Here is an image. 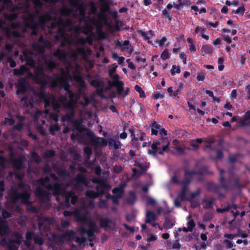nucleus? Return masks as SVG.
Instances as JSON below:
<instances>
[{
    "instance_id": "f257e3e1",
    "label": "nucleus",
    "mask_w": 250,
    "mask_h": 250,
    "mask_svg": "<svg viewBox=\"0 0 250 250\" xmlns=\"http://www.w3.org/2000/svg\"><path fill=\"white\" fill-rule=\"evenodd\" d=\"M72 123L73 125L74 130L79 133L86 131V135L89 138L90 143L95 146H104L107 145V141L105 138L95 136L93 131L83 126L82 121L79 120H74Z\"/></svg>"
},
{
    "instance_id": "f03ea898",
    "label": "nucleus",
    "mask_w": 250,
    "mask_h": 250,
    "mask_svg": "<svg viewBox=\"0 0 250 250\" xmlns=\"http://www.w3.org/2000/svg\"><path fill=\"white\" fill-rule=\"evenodd\" d=\"M97 183L96 187V192L91 190H87L85 192V195L89 198L94 199L97 197L102 196L105 193L104 189L109 190L111 186L105 181L101 179H97L93 181Z\"/></svg>"
},
{
    "instance_id": "69168bd1",
    "label": "nucleus",
    "mask_w": 250,
    "mask_h": 250,
    "mask_svg": "<svg viewBox=\"0 0 250 250\" xmlns=\"http://www.w3.org/2000/svg\"><path fill=\"white\" fill-rule=\"evenodd\" d=\"M185 171L186 172V174L188 175V176H190L191 177H192V175H199V173H200V171H198V170H193L189 171L187 169H185Z\"/></svg>"
},
{
    "instance_id": "c85d7f7f",
    "label": "nucleus",
    "mask_w": 250,
    "mask_h": 250,
    "mask_svg": "<svg viewBox=\"0 0 250 250\" xmlns=\"http://www.w3.org/2000/svg\"><path fill=\"white\" fill-rule=\"evenodd\" d=\"M9 228L5 221L0 223V234L6 235L8 233Z\"/></svg>"
},
{
    "instance_id": "603ef678",
    "label": "nucleus",
    "mask_w": 250,
    "mask_h": 250,
    "mask_svg": "<svg viewBox=\"0 0 250 250\" xmlns=\"http://www.w3.org/2000/svg\"><path fill=\"white\" fill-rule=\"evenodd\" d=\"M112 192L114 194H115V195H120L121 197L124 193V189L121 187L114 188L112 189Z\"/></svg>"
},
{
    "instance_id": "412c9836",
    "label": "nucleus",
    "mask_w": 250,
    "mask_h": 250,
    "mask_svg": "<svg viewBox=\"0 0 250 250\" xmlns=\"http://www.w3.org/2000/svg\"><path fill=\"white\" fill-rule=\"evenodd\" d=\"M79 29L85 35L91 36L92 30L93 29V26L90 24L85 23L82 27H80Z\"/></svg>"
},
{
    "instance_id": "1a4fd4ad",
    "label": "nucleus",
    "mask_w": 250,
    "mask_h": 250,
    "mask_svg": "<svg viewBox=\"0 0 250 250\" xmlns=\"http://www.w3.org/2000/svg\"><path fill=\"white\" fill-rule=\"evenodd\" d=\"M69 100L65 104V108L67 109H74L75 104L79 98V95L70 91L68 93Z\"/></svg>"
},
{
    "instance_id": "58836bf2",
    "label": "nucleus",
    "mask_w": 250,
    "mask_h": 250,
    "mask_svg": "<svg viewBox=\"0 0 250 250\" xmlns=\"http://www.w3.org/2000/svg\"><path fill=\"white\" fill-rule=\"evenodd\" d=\"M71 12L72 11L71 9L66 7L64 8H62L59 11V14L61 16H64L65 17H68L69 16Z\"/></svg>"
},
{
    "instance_id": "7c9ffc66",
    "label": "nucleus",
    "mask_w": 250,
    "mask_h": 250,
    "mask_svg": "<svg viewBox=\"0 0 250 250\" xmlns=\"http://www.w3.org/2000/svg\"><path fill=\"white\" fill-rule=\"evenodd\" d=\"M188 189V186H182V188L181 192L179 194V197L182 201H186L188 197L187 196V191Z\"/></svg>"
},
{
    "instance_id": "393cba45",
    "label": "nucleus",
    "mask_w": 250,
    "mask_h": 250,
    "mask_svg": "<svg viewBox=\"0 0 250 250\" xmlns=\"http://www.w3.org/2000/svg\"><path fill=\"white\" fill-rule=\"evenodd\" d=\"M60 83L63 88L67 93H68L69 92L72 91L70 88V84L64 77H62L60 78Z\"/></svg>"
},
{
    "instance_id": "49530a36",
    "label": "nucleus",
    "mask_w": 250,
    "mask_h": 250,
    "mask_svg": "<svg viewBox=\"0 0 250 250\" xmlns=\"http://www.w3.org/2000/svg\"><path fill=\"white\" fill-rule=\"evenodd\" d=\"M7 245L9 250H18L19 247L14 242L11 241L10 240Z\"/></svg>"
},
{
    "instance_id": "c756f323",
    "label": "nucleus",
    "mask_w": 250,
    "mask_h": 250,
    "mask_svg": "<svg viewBox=\"0 0 250 250\" xmlns=\"http://www.w3.org/2000/svg\"><path fill=\"white\" fill-rule=\"evenodd\" d=\"M44 64L46 67V69L49 71H52L57 66L56 63L51 60H45L44 61Z\"/></svg>"
},
{
    "instance_id": "6e6d98bb",
    "label": "nucleus",
    "mask_w": 250,
    "mask_h": 250,
    "mask_svg": "<svg viewBox=\"0 0 250 250\" xmlns=\"http://www.w3.org/2000/svg\"><path fill=\"white\" fill-rule=\"evenodd\" d=\"M55 155V151L53 149L48 150L44 153V156L46 158L53 157Z\"/></svg>"
},
{
    "instance_id": "f8f14e48",
    "label": "nucleus",
    "mask_w": 250,
    "mask_h": 250,
    "mask_svg": "<svg viewBox=\"0 0 250 250\" xmlns=\"http://www.w3.org/2000/svg\"><path fill=\"white\" fill-rule=\"evenodd\" d=\"M76 232L73 230H67L61 234L59 237V241H63L64 240L67 241H72L74 240Z\"/></svg>"
},
{
    "instance_id": "6e6552de",
    "label": "nucleus",
    "mask_w": 250,
    "mask_h": 250,
    "mask_svg": "<svg viewBox=\"0 0 250 250\" xmlns=\"http://www.w3.org/2000/svg\"><path fill=\"white\" fill-rule=\"evenodd\" d=\"M63 195L65 198V205L67 207L70 206V204H76L78 201V197L73 191L65 192Z\"/></svg>"
},
{
    "instance_id": "864d4df0",
    "label": "nucleus",
    "mask_w": 250,
    "mask_h": 250,
    "mask_svg": "<svg viewBox=\"0 0 250 250\" xmlns=\"http://www.w3.org/2000/svg\"><path fill=\"white\" fill-rule=\"evenodd\" d=\"M245 7L244 6H242L238 7L236 10H233L232 11V13L238 14L240 16H243L245 13Z\"/></svg>"
},
{
    "instance_id": "a878e982",
    "label": "nucleus",
    "mask_w": 250,
    "mask_h": 250,
    "mask_svg": "<svg viewBox=\"0 0 250 250\" xmlns=\"http://www.w3.org/2000/svg\"><path fill=\"white\" fill-rule=\"evenodd\" d=\"M71 111L70 113H67L65 115L62 116V120L63 122L67 121L68 122L72 123L74 120L73 118L75 115L74 109H70Z\"/></svg>"
},
{
    "instance_id": "e433bc0d",
    "label": "nucleus",
    "mask_w": 250,
    "mask_h": 250,
    "mask_svg": "<svg viewBox=\"0 0 250 250\" xmlns=\"http://www.w3.org/2000/svg\"><path fill=\"white\" fill-rule=\"evenodd\" d=\"M198 171L200 172V173H199V175L213 174V172L209 170L208 167L206 166L201 167L200 168H199Z\"/></svg>"
},
{
    "instance_id": "774afa93",
    "label": "nucleus",
    "mask_w": 250,
    "mask_h": 250,
    "mask_svg": "<svg viewBox=\"0 0 250 250\" xmlns=\"http://www.w3.org/2000/svg\"><path fill=\"white\" fill-rule=\"evenodd\" d=\"M173 249L179 250L181 248V245L179 243V239L176 240L172 246Z\"/></svg>"
},
{
    "instance_id": "7ed1b4c3",
    "label": "nucleus",
    "mask_w": 250,
    "mask_h": 250,
    "mask_svg": "<svg viewBox=\"0 0 250 250\" xmlns=\"http://www.w3.org/2000/svg\"><path fill=\"white\" fill-rule=\"evenodd\" d=\"M219 172L220 177L218 181L220 185H217L211 182L208 183L206 188L208 191L216 193L220 190V188H223L226 190L229 189V186L224 176L225 170L223 169H219Z\"/></svg>"
},
{
    "instance_id": "de8ad7c7",
    "label": "nucleus",
    "mask_w": 250,
    "mask_h": 250,
    "mask_svg": "<svg viewBox=\"0 0 250 250\" xmlns=\"http://www.w3.org/2000/svg\"><path fill=\"white\" fill-rule=\"evenodd\" d=\"M33 240L35 244L42 246L43 244V238L39 235H35V236L34 237Z\"/></svg>"
},
{
    "instance_id": "4be33fe9",
    "label": "nucleus",
    "mask_w": 250,
    "mask_h": 250,
    "mask_svg": "<svg viewBox=\"0 0 250 250\" xmlns=\"http://www.w3.org/2000/svg\"><path fill=\"white\" fill-rule=\"evenodd\" d=\"M2 2L3 5L8 10L15 11L19 9L18 6L13 5V2L11 0H3Z\"/></svg>"
},
{
    "instance_id": "a211bd4d",
    "label": "nucleus",
    "mask_w": 250,
    "mask_h": 250,
    "mask_svg": "<svg viewBox=\"0 0 250 250\" xmlns=\"http://www.w3.org/2000/svg\"><path fill=\"white\" fill-rule=\"evenodd\" d=\"M164 227L168 229H171L175 225V221L173 218L169 216H165V222L164 223Z\"/></svg>"
},
{
    "instance_id": "a18cd8bd",
    "label": "nucleus",
    "mask_w": 250,
    "mask_h": 250,
    "mask_svg": "<svg viewBox=\"0 0 250 250\" xmlns=\"http://www.w3.org/2000/svg\"><path fill=\"white\" fill-rule=\"evenodd\" d=\"M201 194V190L200 188L197 189L195 192H192L188 197L186 201H190L193 200L194 198L200 195Z\"/></svg>"
},
{
    "instance_id": "aec40b11",
    "label": "nucleus",
    "mask_w": 250,
    "mask_h": 250,
    "mask_svg": "<svg viewBox=\"0 0 250 250\" xmlns=\"http://www.w3.org/2000/svg\"><path fill=\"white\" fill-rule=\"evenodd\" d=\"M74 217L76 222L82 223L84 224H86V221L88 218V217L84 215H81L80 214L78 210L77 209H76L75 210V214L74 215Z\"/></svg>"
},
{
    "instance_id": "e2e57ef3",
    "label": "nucleus",
    "mask_w": 250,
    "mask_h": 250,
    "mask_svg": "<svg viewBox=\"0 0 250 250\" xmlns=\"http://www.w3.org/2000/svg\"><path fill=\"white\" fill-rule=\"evenodd\" d=\"M224 59L221 57L219 58L218 59V70L220 71L223 70L224 68Z\"/></svg>"
},
{
    "instance_id": "4d7b16f0",
    "label": "nucleus",
    "mask_w": 250,
    "mask_h": 250,
    "mask_svg": "<svg viewBox=\"0 0 250 250\" xmlns=\"http://www.w3.org/2000/svg\"><path fill=\"white\" fill-rule=\"evenodd\" d=\"M170 72L172 75H175V73H180L181 72L180 67L176 65H173Z\"/></svg>"
},
{
    "instance_id": "79ce46f5",
    "label": "nucleus",
    "mask_w": 250,
    "mask_h": 250,
    "mask_svg": "<svg viewBox=\"0 0 250 250\" xmlns=\"http://www.w3.org/2000/svg\"><path fill=\"white\" fill-rule=\"evenodd\" d=\"M60 130L61 127L57 124L53 125H51L49 127V131L51 135H54L55 134V131L59 132Z\"/></svg>"
},
{
    "instance_id": "0e129e2a",
    "label": "nucleus",
    "mask_w": 250,
    "mask_h": 250,
    "mask_svg": "<svg viewBox=\"0 0 250 250\" xmlns=\"http://www.w3.org/2000/svg\"><path fill=\"white\" fill-rule=\"evenodd\" d=\"M161 58L163 60H166L169 58L168 51L167 49H165L161 55Z\"/></svg>"
},
{
    "instance_id": "4c0bfd02",
    "label": "nucleus",
    "mask_w": 250,
    "mask_h": 250,
    "mask_svg": "<svg viewBox=\"0 0 250 250\" xmlns=\"http://www.w3.org/2000/svg\"><path fill=\"white\" fill-rule=\"evenodd\" d=\"M212 46L209 44L203 45L201 48V51L208 54H211L212 52Z\"/></svg>"
},
{
    "instance_id": "bb28decb",
    "label": "nucleus",
    "mask_w": 250,
    "mask_h": 250,
    "mask_svg": "<svg viewBox=\"0 0 250 250\" xmlns=\"http://www.w3.org/2000/svg\"><path fill=\"white\" fill-rule=\"evenodd\" d=\"M78 42L81 45H84L87 42L89 44H92L93 43V40L91 36H87L86 38L80 37L78 39Z\"/></svg>"
},
{
    "instance_id": "3c124183",
    "label": "nucleus",
    "mask_w": 250,
    "mask_h": 250,
    "mask_svg": "<svg viewBox=\"0 0 250 250\" xmlns=\"http://www.w3.org/2000/svg\"><path fill=\"white\" fill-rule=\"evenodd\" d=\"M31 158L37 163H40L41 162V159L39 156L38 154L34 151L31 152Z\"/></svg>"
},
{
    "instance_id": "423d86ee",
    "label": "nucleus",
    "mask_w": 250,
    "mask_h": 250,
    "mask_svg": "<svg viewBox=\"0 0 250 250\" xmlns=\"http://www.w3.org/2000/svg\"><path fill=\"white\" fill-rule=\"evenodd\" d=\"M87 78L89 79V83L90 85L96 88L95 93L100 97H103L104 87V81L98 77L92 79V77L90 74L87 75Z\"/></svg>"
},
{
    "instance_id": "c9c22d12",
    "label": "nucleus",
    "mask_w": 250,
    "mask_h": 250,
    "mask_svg": "<svg viewBox=\"0 0 250 250\" xmlns=\"http://www.w3.org/2000/svg\"><path fill=\"white\" fill-rule=\"evenodd\" d=\"M136 200L135 193L133 191H130L129 193V196L126 199L127 203L129 205H133L135 203Z\"/></svg>"
},
{
    "instance_id": "13d9d810",
    "label": "nucleus",
    "mask_w": 250,
    "mask_h": 250,
    "mask_svg": "<svg viewBox=\"0 0 250 250\" xmlns=\"http://www.w3.org/2000/svg\"><path fill=\"white\" fill-rule=\"evenodd\" d=\"M223 244L226 246V248L228 249H231L233 247L236 246V245H234L233 243L229 239H224L223 240Z\"/></svg>"
},
{
    "instance_id": "37998d69",
    "label": "nucleus",
    "mask_w": 250,
    "mask_h": 250,
    "mask_svg": "<svg viewBox=\"0 0 250 250\" xmlns=\"http://www.w3.org/2000/svg\"><path fill=\"white\" fill-rule=\"evenodd\" d=\"M17 117L19 119H20L21 121L17 125L14 126V128L18 131H20L21 130L22 127L23 126V123L22 122V120L24 118V116L18 115Z\"/></svg>"
},
{
    "instance_id": "b1692460",
    "label": "nucleus",
    "mask_w": 250,
    "mask_h": 250,
    "mask_svg": "<svg viewBox=\"0 0 250 250\" xmlns=\"http://www.w3.org/2000/svg\"><path fill=\"white\" fill-rule=\"evenodd\" d=\"M215 200V199L213 197H211L209 199H203L202 202L205 204L203 208L206 209L212 208Z\"/></svg>"
},
{
    "instance_id": "338daca9",
    "label": "nucleus",
    "mask_w": 250,
    "mask_h": 250,
    "mask_svg": "<svg viewBox=\"0 0 250 250\" xmlns=\"http://www.w3.org/2000/svg\"><path fill=\"white\" fill-rule=\"evenodd\" d=\"M123 170L122 167L120 165H116L113 167V171L114 173L119 174Z\"/></svg>"
},
{
    "instance_id": "9b49d317",
    "label": "nucleus",
    "mask_w": 250,
    "mask_h": 250,
    "mask_svg": "<svg viewBox=\"0 0 250 250\" xmlns=\"http://www.w3.org/2000/svg\"><path fill=\"white\" fill-rule=\"evenodd\" d=\"M72 22L70 19L63 20L62 18H59L57 21V27H58V33L60 35H63L65 32V28Z\"/></svg>"
},
{
    "instance_id": "39448f33",
    "label": "nucleus",
    "mask_w": 250,
    "mask_h": 250,
    "mask_svg": "<svg viewBox=\"0 0 250 250\" xmlns=\"http://www.w3.org/2000/svg\"><path fill=\"white\" fill-rule=\"evenodd\" d=\"M29 75L32 77L33 80L36 84L44 86L47 83L45 78L44 69L42 66H37L35 69L34 74L30 73Z\"/></svg>"
},
{
    "instance_id": "2f4dec72",
    "label": "nucleus",
    "mask_w": 250,
    "mask_h": 250,
    "mask_svg": "<svg viewBox=\"0 0 250 250\" xmlns=\"http://www.w3.org/2000/svg\"><path fill=\"white\" fill-rule=\"evenodd\" d=\"M112 223V220L109 218H101L100 220V225L102 228H108L109 224Z\"/></svg>"
},
{
    "instance_id": "0eeeda50",
    "label": "nucleus",
    "mask_w": 250,
    "mask_h": 250,
    "mask_svg": "<svg viewBox=\"0 0 250 250\" xmlns=\"http://www.w3.org/2000/svg\"><path fill=\"white\" fill-rule=\"evenodd\" d=\"M30 198V194L27 190L19 192L15 190L10 196V200L11 203L16 204L19 199H21L24 203H26Z\"/></svg>"
},
{
    "instance_id": "09e8293b",
    "label": "nucleus",
    "mask_w": 250,
    "mask_h": 250,
    "mask_svg": "<svg viewBox=\"0 0 250 250\" xmlns=\"http://www.w3.org/2000/svg\"><path fill=\"white\" fill-rule=\"evenodd\" d=\"M83 151L84 154L86 155V159H89L92 153V150L91 148L89 146H86L84 148Z\"/></svg>"
},
{
    "instance_id": "dca6fc26",
    "label": "nucleus",
    "mask_w": 250,
    "mask_h": 250,
    "mask_svg": "<svg viewBox=\"0 0 250 250\" xmlns=\"http://www.w3.org/2000/svg\"><path fill=\"white\" fill-rule=\"evenodd\" d=\"M26 81L25 79H21L18 80L17 92L23 94L26 91Z\"/></svg>"
},
{
    "instance_id": "f3484780",
    "label": "nucleus",
    "mask_w": 250,
    "mask_h": 250,
    "mask_svg": "<svg viewBox=\"0 0 250 250\" xmlns=\"http://www.w3.org/2000/svg\"><path fill=\"white\" fill-rule=\"evenodd\" d=\"M74 181L76 183V185L75 186L76 188H77L80 184H85L86 183L85 176L81 173L76 175L74 178Z\"/></svg>"
},
{
    "instance_id": "473e14b6",
    "label": "nucleus",
    "mask_w": 250,
    "mask_h": 250,
    "mask_svg": "<svg viewBox=\"0 0 250 250\" xmlns=\"http://www.w3.org/2000/svg\"><path fill=\"white\" fill-rule=\"evenodd\" d=\"M232 208L236 209L237 208V207L236 205H230L228 204V206L225 208H218L216 209V211L219 213H223L224 212L229 211Z\"/></svg>"
},
{
    "instance_id": "72a5a7b5",
    "label": "nucleus",
    "mask_w": 250,
    "mask_h": 250,
    "mask_svg": "<svg viewBox=\"0 0 250 250\" xmlns=\"http://www.w3.org/2000/svg\"><path fill=\"white\" fill-rule=\"evenodd\" d=\"M108 144L109 146H113L115 149H119L121 145L120 142L118 140L116 141L112 138H110L109 139V142L108 143L107 142V144Z\"/></svg>"
},
{
    "instance_id": "4468645a",
    "label": "nucleus",
    "mask_w": 250,
    "mask_h": 250,
    "mask_svg": "<svg viewBox=\"0 0 250 250\" xmlns=\"http://www.w3.org/2000/svg\"><path fill=\"white\" fill-rule=\"evenodd\" d=\"M46 189L49 190H52L54 196H58L61 194V185L58 183L54 184H49L47 185Z\"/></svg>"
},
{
    "instance_id": "ddd939ff",
    "label": "nucleus",
    "mask_w": 250,
    "mask_h": 250,
    "mask_svg": "<svg viewBox=\"0 0 250 250\" xmlns=\"http://www.w3.org/2000/svg\"><path fill=\"white\" fill-rule=\"evenodd\" d=\"M36 196L42 201L49 200V193L40 187H37L35 191Z\"/></svg>"
},
{
    "instance_id": "5701e85b",
    "label": "nucleus",
    "mask_w": 250,
    "mask_h": 250,
    "mask_svg": "<svg viewBox=\"0 0 250 250\" xmlns=\"http://www.w3.org/2000/svg\"><path fill=\"white\" fill-rule=\"evenodd\" d=\"M110 84H112L114 86L117 87V92L119 95L122 94L124 85V82L122 81H113L112 82H110Z\"/></svg>"
},
{
    "instance_id": "5fc2aeb1",
    "label": "nucleus",
    "mask_w": 250,
    "mask_h": 250,
    "mask_svg": "<svg viewBox=\"0 0 250 250\" xmlns=\"http://www.w3.org/2000/svg\"><path fill=\"white\" fill-rule=\"evenodd\" d=\"M207 31V28L205 26H197L194 29V34H197L200 32L202 33H204Z\"/></svg>"
},
{
    "instance_id": "680f3d73",
    "label": "nucleus",
    "mask_w": 250,
    "mask_h": 250,
    "mask_svg": "<svg viewBox=\"0 0 250 250\" xmlns=\"http://www.w3.org/2000/svg\"><path fill=\"white\" fill-rule=\"evenodd\" d=\"M195 226V223L193 219H191L188 222V230L192 231Z\"/></svg>"
},
{
    "instance_id": "a19ab883",
    "label": "nucleus",
    "mask_w": 250,
    "mask_h": 250,
    "mask_svg": "<svg viewBox=\"0 0 250 250\" xmlns=\"http://www.w3.org/2000/svg\"><path fill=\"white\" fill-rule=\"evenodd\" d=\"M25 61L26 62L25 64L31 67H34L35 65V62L34 59L31 57L27 56V55H24Z\"/></svg>"
},
{
    "instance_id": "c03bdc74",
    "label": "nucleus",
    "mask_w": 250,
    "mask_h": 250,
    "mask_svg": "<svg viewBox=\"0 0 250 250\" xmlns=\"http://www.w3.org/2000/svg\"><path fill=\"white\" fill-rule=\"evenodd\" d=\"M192 180V177L186 174V172L185 171L184 174V178L183 181H182L180 183L182 184V185L188 186V185L190 183Z\"/></svg>"
},
{
    "instance_id": "ea45409f",
    "label": "nucleus",
    "mask_w": 250,
    "mask_h": 250,
    "mask_svg": "<svg viewBox=\"0 0 250 250\" xmlns=\"http://www.w3.org/2000/svg\"><path fill=\"white\" fill-rule=\"evenodd\" d=\"M35 235L36 234L34 232L31 231H28L25 233V238L27 241V243H26V244L27 245H29L30 244L31 240L32 239H34V237L35 236Z\"/></svg>"
},
{
    "instance_id": "9d476101",
    "label": "nucleus",
    "mask_w": 250,
    "mask_h": 250,
    "mask_svg": "<svg viewBox=\"0 0 250 250\" xmlns=\"http://www.w3.org/2000/svg\"><path fill=\"white\" fill-rule=\"evenodd\" d=\"M25 160V157L20 155L17 158H12L11 160V163L14 169L21 170L24 168V162Z\"/></svg>"
},
{
    "instance_id": "8fccbe9b",
    "label": "nucleus",
    "mask_w": 250,
    "mask_h": 250,
    "mask_svg": "<svg viewBox=\"0 0 250 250\" xmlns=\"http://www.w3.org/2000/svg\"><path fill=\"white\" fill-rule=\"evenodd\" d=\"M85 224L88 225V229H87L96 230L95 223L93 221H92L90 218H88L87 219V220L86 221Z\"/></svg>"
},
{
    "instance_id": "cd10ccee",
    "label": "nucleus",
    "mask_w": 250,
    "mask_h": 250,
    "mask_svg": "<svg viewBox=\"0 0 250 250\" xmlns=\"http://www.w3.org/2000/svg\"><path fill=\"white\" fill-rule=\"evenodd\" d=\"M37 182L40 184L41 186L44 187L46 188L47 185L49 184H51L50 183V178L48 176H46L44 178H41L37 180Z\"/></svg>"
},
{
    "instance_id": "2eb2a0df",
    "label": "nucleus",
    "mask_w": 250,
    "mask_h": 250,
    "mask_svg": "<svg viewBox=\"0 0 250 250\" xmlns=\"http://www.w3.org/2000/svg\"><path fill=\"white\" fill-rule=\"evenodd\" d=\"M54 56L60 61H64L67 58V54L64 49L58 48L54 52Z\"/></svg>"
},
{
    "instance_id": "052dcab7",
    "label": "nucleus",
    "mask_w": 250,
    "mask_h": 250,
    "mask_svg": "<svg viewBox=\"0 0 250 250\" xmlns=\"http://www.w3.org/2000/svg\"><path fill=\"white\" fill-rule=\"evenodd\" d=\"M33 46L35 49L38 50L39 52L41 53H43L44 52V47L45 46L44 45L42 46L40 45L38 42H34Z\"/></svg>"
},
{
    "instance_id": "6ab92c4d",
    "label": "nucleus",
    "mask_w": 250,
    "mask_h": 250,
    "mask_svg": "<svg viewBox=\"0 0 250 250\" xmlns=\"http://www.w3.org/2000/svg\"><path fill=\"white\" fill-rule=\"evenodd\" d=\"M80 231L81 233L83 235L87 234V236L88 237L89 241H92V240L91 239V238L94 236V232H95V230L87 229L84 226H81L80 228Z\"/></svg>"
},
{
    "instance_id": "bf43d9fd",
    "label": "nucleus",
    "mask_w": 250,
    "mask_h": 250,
    "mask_svg": "<svg viewBox=\"0 0 250 250\" xmlns=\"http://www.w3.org/2000/svg\"><path fill=\"white\" fill-rule=\"evenodd\" d=\"M162 16L164 18L168 19L169 21H171L172 18V15L170 13H169L167 9H164L163 10Z\"/></svg>"
},
{
    "instance_id": "f704fd0d",
    "label": "nucleus",
    "mask_w": 250,
    "mask_h": 250,
    "mask_svg": "<svg viewBox=\"0 0 250 250\" xmlns=\"http://www.w3.org/2000/svg\"><path fill=\"white\" fill-rule=\"evenodd\" d=\"M156 216L153 212L150 210H148L146 214V223H150L152 220H155Z\"/></svg>"
},
{
    "instance_id": "20e7f679",
    "label": "nucleus",
    "mask_w": 250,
    "mask_h": 250,
    "mask_svg": "<svg viewBox=\"0 0 250 250\" xmlns=\"http://www.w3.org/2000/svg\"><path fill=\"white\" fill-rule=\"evenodd\" d=\"M55 19L56 17H53L51 12H47L39 16L38 22H36L33 19H32L30 21V27L31 29H38L39 27L43 28L47 22Z\"/></svg>"
}]
</instances>
